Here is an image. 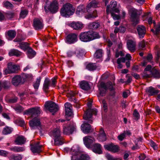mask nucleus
I'll use <instances>...</instances> for the list:
<instances>
[{
    "instance_id": "obj_15",
    "label": "nucleus",
    "mask_w": 160,
    "mask_h": 160,
    "mask_svg": "<svg viewBox=\"0 0 160 160\" xmlns=\"http://www.w3.org/2000/svg\"><path fill=\"white\" fill-rule=\"evenodd\" d=\"M39 142L34 144H30L31 150L33 153H39L42 151L43 146L39 145Z\"/></svg>"
},
{
    "instance_id": "obj_60",
    "label": "nucleus",
    "mask_w": 160,
    "mask_h": 160,
    "mask_svg": "<svg viewBox=\"0 0 160 160\" xmlns=\"http://www.w3.org/2000/svg\"><path fill=\"white\" fill-rule=\"evenodd\" d=\"M76 94V92H74L72 91H70L68 93L67 96L68 97H74Z\"/></svg>"
},
{
    "instance_id": "obj_30",
    "label": "nucleus",
    "mask_w": 160,
    "mask_h": 160,
    "mask_svg": "<svg viewBox=\"0 0 160 160\" xmlns=\"http://www.w3.org/2000/svg\"><path fill=\"white\" fill-rule=\"evenodd\" d=\"M79 147L77 145L73 146L71 149V153L72 155H79L80 154Z\"/></svg>"
},
{
    "instance_id": "obj_11",
    "label": "nucleus",
    "mask_w": 160,
    "mask_h": 160,
    "mask_svg": "<svg viewBox=\"0 0 160 160\" xmlns=\"http://www.w3.org/2000/svg\"><path fill=\"white\" fill-rule=\"evenodd\" d=\"M117 6V2L115 1H112L110 2V5H108L107 7V13L108 14L109 12H114L117 13H119V10L116 8Z\"/></svg>"
},
{
    "instance_id": "obj_56",
    "label": "nucleus",
    "mask_w": 160,
    "mask_h": 160,
    "mask_svg": "<svg viewBox=\"0 0 160 160\" xmlns=\"http://www.w3.org/2000/svg\"><path fill=\"white\" fill-rule=\"evenodd\" d=\"M133 115L137 119H138L140 118L139 114L136 109L134 110Z\"/></svg>"
},
{
    "instance_id": "obj_55",
    "label": "nucleus",
    "mask_w": 160,
    "mask_h": 160,
    "mask_svg": "<svg viewBox=\"0 0 160 160\" xmlns=\"http://www.w3.org/2000/svg\"><path fill=\"white\" fill-rule=\"evenodd\" d=\"M10 132V129L9 127H6L2 131V133L4 134H8Z\"/></svg>"
},
{
    "instance_id": "obj_22",
    "label": "nucleus",
    "mask_w": 160,
    "mask_h": 160,
    "mask_svg": "<svg viewBox=\"0 0 160 160\" xmlns=\"http://www.w3.org/2000/svg\"><path fill=\"white\" fill-rule=\"evenodd\" d=\"M26 138L23 136H19L16 138L14 142L17 145H22L25 143Z\"/></svg>"
},
{
    "instance_id": "obj_62",
    "label": "nucleus",
    "mask_w": 160,
    "mask_h": 160,
    "mask_svg": "<svg viewBox=\"0 0 160 160\" xmlns=\"http://www.w3.org/2000/svg\"><path fill=\"white\" fill-rule=\"evenodd\" d=\"M8 152L4 150H0V156L6 157L8 154Z\"/></svg>"
},
{
    "instance_id": "obj_16",
    "label": "nucleus",
    "mask_w": 160,
    "mask_h": 160,
    "mask_svg": "<svg viewBox=\"0 0 160 160\" xmlns=\"http://www.w3.org/2000/svg\"><path fill=\"white\" fill-rule=\"evenodd\" d=\"M78 40L77 35L73 33L69 34L67 37L66 42L69 44L73 43Z\"/></svg>"
},
{
    "instance_id": "obj_7",
    "label": "nucleus",
    "mask_w": 160,
    "mask_h": 160,
    "mask_svg": "<svg viewBox=\"0 0 160 160\" xmlns=\"http://www.w3.org/2000/svg\"><path fill=\"white\" fill-rule=\"evenodd\" d=\"M75 12V9L72 5L67 3L63 5L61 9V15L65 17H68L72 15Z\"/></svg>"
},
{
    "instance_id": "obj_49",
    "label": "nucleus",
    "mask_w": 160,
    "mask_h": 160,
    "mask_svg": "<svg viewBox=\"0 0 160 160\" xmlns=\"http://www.w3.org/2000/svg\"><path fill=\"white\" fill-rule=\"evenodd\" d=\"M2 83V87H3L4 89H7L9 88L10 85V82L8 81H4Z\"/></svg>"
},
{
    "instance_id": "obj_26",
    "label": "nucleus",
    "mask_w": 160,
    "mask_h": 160,
    "mask_svg": "<svg viewBox=\"0 0 160 160\" xmlns=\"http://www.w3.org/2000/svg\"><path fill=\"white\" fill-rule=\"evenodd\" d=\"M83 141L86 146L88 147H90L91 144L95 141L94 139L89 136L85 137L83 138Z\"/></svg>"
},
{
    "instance_id": "obj_21",
    "label": "nucleus",
    "mask_w": 160,
    "mask_h": 160,
    "mask_svg": "<svg viewBox=\"0 0 160 160\" xmlns=\"http://www.w3.org/2000/svg\"><path fill=\"white\" fill-rule=\"evenodd\" d=\"M137 30L139 38H143L146 33L145 28L143 26L139 25L137 27Z\"/></svg>"
},
{
    "instance_id": "obj_47",
    "label": "nucleus",
    "mask_w": 160,
    "mask_h": 160,
    "mask_svg": "<svg viewBox=\"0 0 160 160\" xmlns=\"http://www.w3.org/2000/svg\"><path fill=\"white\" fill-rule=\"evenodd\" d=\"M106 157L108 160H122V159L120 158H114L109 154L106 155Z\"/></svg>"
},
{
    "instance_id": "obj_41",
    "label": "nucleus",
    "mask_w": 160,
    "mask_h": 160,
    "mask_svg": "<svg viewBox=\"0 0 160 160\" xmlns=\"http://www.w3.org/2000/svg\"><path fill=\"white\" fill-rule=\"evenodd\" d=\"M125 61V59L124 58H118L117 60V63L118 64L117 68L119 69L122 68V66L121 64V62H124Z\"/></svg>"
},
{
    "instance_id": "obj_5",
    "label": "nucleus",
    "mask_w": 160,
    "mask_h": 160,
    "mask_svg": "<svg viewBox=\"0 0 160 160\" xmlns=\"http://www.w3.org/2000/svg\"><path fill=\"white\" fill-rule=\"evenodd\" d=\"M92 103V99H89L88 100L87 105L89 109H88L85 112L83 116V118L84 119L88 121V122L92 123V115L93 114H96V111L95 109H91V108Z\"/></svg>"
},
{
    "instance_id": "obj_54",
    "label": "nucleus",
    "mask_w": 160,
    "mask_h": 160,
    "mask_svg": "<svg viewBox=\"0 0 160 160\" xmlns=\"http://www.w3.org/2000/svg\"><path fill=\"white\" fill-rule=\"evenodd\" d=\"M11 158L14 160H21L22 159L21 156L20 155H12Z\"/></svg>"
},
{
    "instance_id": "obj_46",
    "label": "nucleus",
    "mask_w": 160,
    "mask_h": 160,
    "mask_svg": "<svg viewBox=\"0 0 160 160\" xmlns=\"http://www.w3.org/2000/svg\"><path fill=\"white\" fill-rule=\"evenodd\" d=\"M99 90H102V89H104V91L107 90L108 89V87L107 84H106L105 83L103 82H101L100 83L99 86L98 87Z\"/></svg>"
},
{
    "instance_id": "obj_50",
    "label": "nucleus",
    "mask_w": 160,
    "mask_h": 160,
    "mask_svg": "<svg viewBox=\"0 0 160 160\" xmlns=\"http://www.w3.org/2000/svg\"><path fill=\"white\" fill-rule=\"evenodd\" d=\"M155 29V31L153 29H151V31L153 32L155 34L157 35L160 32V24H158Z\"/></svg>"
},
{
    "instance_id": "obj_42",
    "label": "nucleus",
    "mask_w": 160,
    "mask_h": 160,
    "mask_svg": "<svg viewBox=\"0 0 160 160\" xmlns=\"http://www.w3.org/2000/svg\"><path fill=\"white\" fill-rule=\"evenodd\" d=\"M98 16V14L96 10H94L92 13L86 16L85 17L87 19H90L91 18H94Z\"/></svg>"
},
{
    "instance_id": "obj_32",
    "label": "nucleus",
    "mask_w": 160,
    "mask_h": 160,
    "mask_svg": "<svg viewBox=\"0 0 160 160\" xmlns=\"http://www.w3.org/2000/svg\"><path fill=\"white\" fill-rule=\"evenodd\" d=\"M151 73L154 78H160V70L153 68L151 71Z\"/></svg>"
},
{
    "instance_id": "obj_19",
    "label": "nucleus",
    "mask_w": 160,
    "mask_h": 160,
    "mask_svg": "<svg viewBox=\"0 0 160 160\" xmlns=\"http://www.w3.org/2000/svg\"><path fill=\"white\" fill-rule=\"evenodd\" d=\"M65 115L68 116H71L72 114V107L71 104L69 102H67L65 105Z\"/></svg>"
},
{
    "instance_id": "obj_58",
    "label": "nucleus",
    "mask_w": 160,
    "mask_h": 160,
    "mask_svg": "<svg viewBox=\"0 0 160 160\" xmlns=\"http://www.w3.org/2000/svg\"><path fill=\"white\" fill-rule=\"evenodd\" d=\"M126 136L124 134V133L123 132V133L120 134L119 135L118 137V139L120 141H122L125 138Z\"/></svg>"
},
{
    "instance_id": "obj_33",
    "label": "nucleus",
    "mask_w": 160,
    "mask_h": 160,
    "mask_svg": "<svg viewBox=\"0 0 160 160\" xmlns=\"http://www.w3.org/2000/svg\"><path fill=\"white\" fill-rule=\"evenodd\" d=\"M25 150L24 147L14 146L11 148V150L15 152H20L24 151Z\"/></svg>"
},
{
    "instance_id": "obj_36",
    "label": "nucleus",
    "mask_w": 160,
    "mask_h": 160,
    "mask_svg": "<svg viewBox=\"0 0 160 160\" xmlns=\"http://www.w3.org/2000/svg\"><path fill=\"white\" fill-rule=\"evenodd\" d=\"M14 122L21 127L23 126L25 124V122L23 120L19 117L16 120L14 121Z\"/></svg>"
},
{
    "instance_id": "obj_59",
    "label": "nucleus",
    "mask_w": 160,
    "mask_h": 160,
    "mask_svg": "<svg viewBox=\"0 0 160 160\" xmlns=\"http://www.w3.org/2000/svg\"><path fill=\"white\" fill-rule=\"evenodd\" d=\"M145 42L144 41H141L139 44V46L140 49H142L145 47Z\"/></svg>"
},
{
    "instance_id": "obj_18",
    "label": "nucleus",
    "mask_w": 160,
    "mask_h": 160,
    "mask_svg": "<svg viewBox=\"0 0 160 160\" xmlns=\"http://www.w3.org/2000/svg\"><path fill=\"white\" fill-rule=\"evenodd\" d=\"M81 128L83 132L84 133H88L92 131L91 125L86 122H84L82 124Z\"/></svg>"
},
{
    "instance_id": "obj_51",
    "label": "nucleus",
    "mask_w": 160,
    "mask_h": 160,
    "mask_svg": "<svg viewBox=\"0 0 160 160\" xmlns=\"http://www.w3.org/2000/svg\"><path fill=\"white\" fill-rule=\"evenodd\" d=\"M125 32V28L123 27H119V28H115L114 30V32L115 33H117L118 32Z\"/></svg>"
},
{
    "instance_id": "obj_10",
    "label": "nucleus",
    "mask_w": 160,
    "mask_h": 160,
    "mask_svg": "<svg viewBox=\"0 0 160 160\" xmlns=\"http://www.w3.org/2000/svg\"><path fill=\"white\" fill-rule=\"evenodd\" d=\"M140 12L136 9H132L131 13V19L133 25H136L139 22Z\"/></svg>"
},
{
    "instance_id": "obj_6",
    "label": "nucleus",
    "mask_w": 160,
    "mask_h": 160,
    "mask_svg": "<svg viewBox=\"0 0 160 160\" xmlns=\"http://www.w3.org/2000/svg\"><path fill=\"white\" fill-rule=\"evenodd\" d=\"M51 136L53 137L54 144L56 145H61L63 143V138L61 136L60 129L59 128H55L50 132Z\"/></svg>"
},
{
    "instance_id": "obj_61",
    "label": "nucleus",
    "mask_w": 160,
    "mask_h": 160,
    "mask_svg": "<svg viewBox=\"0 0 160 160\" xmlns=\"http://www.w3.org/2000/svg\"><path fill=\"white\" fill-rule=\"evenodd\" d=\"M16 32L14 30H11V39L13 38L16 36Z\"/></svg>"
},
{
    "instance_id": "obj_17",
    "label": "nucleus",
    "mask_w": 160,
    "mask_h": 160,
    "mask_svg": "<svg viewBox=\"0 0 160 160\" xmlns=\"http://www.w3.org/2000/svg\"><path fill=\"white\" fill-rule=\"evenodd\" d=\"M146 91L149 96H155L159 92V90L156 89L152 87L147 88Z\"/></svg>"
},
{
    "instance_id": "obj_2",
    "label": "nucleus",
    "mask_w": 160,
    "mask_h": 160,
    "mask_svg": "<svg viewBox=\"0 0 160 160\" xmlns=\"http://www.w3.org/2000/svg\"><path fill=\"white\" fill-rule=\"evenodd\" d=\"M33 76L31 74L22 73L20 75L14 76L12 79V84L15 86L23 84L26 82L32 79Z\"/></svg>"
},
{
    "instance_id": "obj_37",
    "label": "nucleus",
    "mask_w": 160,
    "mask_h": 160,
    "mask_svg": "<svg viewBox=\"0 0 160 160\" xmlns=\"http://www.w3.org/2000/svg\"><path fill=\"white\" fill-rule=\"evenodd\" d=\"M97 68L96 65L94 63H89L86 66V68L89 71H93Z\"/></svg>"
},
{
    "instance_id": "obj_45",
    "label": "nucleus",
    "mask_w": 160,
    "mask_h": 160,
    "mask_svg": "<svg viewBox=\"0 0 160 160\" xmlns=\"http://www.w3.org/2000/svg\"><path fill=\"white\" fill-rule=\"evenodd\" d=\"M79 156L80 160H88L90 159L89 156L86 154H82L80 155V154Z\"/></svg>"
},
{
    "instance_id": "obj_20",
    "label": "nucleus",
    "mask_w": 160,
    "mask_h": 160,
    "mask_svg": "<svg viewBox=\"0 0 160 160\" xmlns=\"http://www.w3.org/2000/svg\"><path fill=\"white\" fill-rule=\"evenodd\" d=\"M71 27L75 30L81 29L83 27V24L81 22H73L70 24Z\"/></svg>"
},
{
    "instance_id": "obj_9",
    "label": "nucleus",
    "mask_w": 160,
    "mask_h": 160,
    "mask_svg": "<svg viewBox=\"0 0 160 160\" xmlns=\"http://www.w3.org/2000/svg\"><path fill=\"white\" fill-rule=\"evenodd\" d=\"M58 9L59 3L58 0H53L48 7L46 5L44 7V9L46 13L49 11L52 13H55L58 11Z\"/></svg>"
},
{
    "instance_id": "obj_53",
    "label": "nucleus",
    "mask_w": 160,
    "mask_h": 160,
    "mask_svg": "<svg viewBox=\"0 0 160 160\" xmlns=\"http://www.w3.org/2000/svg\"><path fill=\"white\" fill-rule=\"evenodd\" d=\"M114 12H109V13H111V14L112 16V17L113 19L114 20H118L120 18V16L119 15H117L113 13Z\"/></svg>"
},
{
    "instance_id": "obj_38",
    "label": "nucleus",
    "mask_w": 160,
    "mask_h": 160,
    "mask_svg": "<svg viewBox=\"0 0 160 160\" xmlns=\"http://www.w3.org/2000/svg\"><path fill=\"white\" fill-rule=\"evenodd\" d=\"M22 54V52L18 50L12 49L11 50V56H15L19 57Z\"/></svg>"
},
{
    "instance_id": "obj_23",
    "label": "nucleus",
    "mask_w": 160,
    "mask_h": 160,
    "mask_svg": "<svg viewBox=\"0 0 160 160\" xmlns=\"http://www.w3.org/2000/svg\"><path fill=\"white\" fill-rule=\"evenodd\" d=\"M80 88L84 90H88L90 88L88 82L86 81H82L79 83Z\"/></svg>"
},
{
    "instance_id": "obj_57",
    "label": "nucleus",
    "mask_w": 160,
    "mask_h": 160,
    "mask_svg": "<svg viewBox=\"0 0 160 160\" xmlns=\"http://www.w3.org/2000/svg\"><path fill=\"white\" fill-rule=\"evenodd\" d=\"M124 56V53L122 51L120 52L117 51L115 53V57L116 58H118L119 56Z\"/></svg>"
},
{
    "instance_id": "obj_12",
    "label": "nucleus",
    "mask_w": 160,
    "mask_h": 160,
    "mask_svg": "<svg viewBox=\"0 0 160 160\" xmlns=\"http://www.w3.org/2000/svg\"><path fill=\"white\" fill-rule=\"evenodd\" d=\"M45 107L46 109L52 113L57 112L58 110L57 105L52 101L46 102L45 103Z\"/></svg>"
},
{
    "instance_id": "obj_29",
    "label": "nucleus",
    "mask_w": 160,
    "mask_h": 160,
    "mask_svg": "<svg viewBox=\"0 0 160 160\" xmlns=\"http://www.w3.org/2000/svg\"><path fill=\"white\" fill-rule=\"evenodd\" d=\"M100 23L98 21L90 23L88 25V28L91 29L96 30L100 27Z\"/></svg>"
},
{
    "instance_id": "obj_52",
    "label": "nucleus",
    "mask_w": 160,
    "mask_h": 160,
    "mask_svg": "<svg viewBox=\"0 0 160 160\" xmlns=\"http://www.w3.org/2000/svg\"><path fill=\"white\" fill-rule=\"evenodd\" d=\"M3 6L7 9L10 8V2L8 1H5L3 2Z\"/></svg>"
},
{
    "instance_id": "obj_63",
    "label": "nucleus",
    "mask_w": 160,
    "mask_h": 160,
    "mask_svg": "<svg viewBox=\"0 0 160 160\" xmlns=\"http://www.w3.org/2000/svg\"><path fill=\"white\" fill-rule=\"evenodd\" d=\"M71 160H80L79 155H72Z\"/></svg>"
},
{
    "instance_id": "obj_4",
    "label": "nucleus",
    "mask_w": 160,
    "mask_h": 160,
    "mask_svg": "<svg viewBox=\"0 0 160 160\" xmlns=\"http://www.w3.org/2000/svg\"><path fill=\"white\" fill-rule=\"evenodd\" d=\"M99 4L96 1L92 0L87 6L86 9L85 7L83 5H80L78 7L76 11V13L78 15H82L83 13L88 12L90 11L92 8H96L98 7Z\"/></svg>"
},
{
    "instance_id": "obj_13",
    "label": "nucleus",
    "mask_w": 160,
    "mask_h": 160,
    "mask_svg": "<svg viewBox=\"0 0 160 160\" xmlns=\"http://www.w3.org/2000/svg\"><path fill=\"white\" fill-rule=\"evenodd\" d=\"M33 26L36 30L42 29L44 27L43 20L41 18H34L33 20Z\"/></svg>"
},
{
    "instance_id": "obj_64",
    "label": "nucleus",
    "mask_w": 160,
    "mask_h": 160,
    "mask_svg": "<svg viewBox=\"0 0 160 160\" xmlns=\"http://www.w3.org/2000/svg\"><path fill=\"white\" fill-rule=\"evenodd\" d=\"M129 91L128 90L123 92L122 93L123 97L124 98H127L129 95Z\"/></svg>"
},
{
    "instance_id": "obj_27",
    "label": "nucleus",
    "mask_w": 160,
    "mask_h": 160,
    "mask_svg": "<svg viewBox=\"0 0 160 160\" xmlns=\"http://www.w3.org/2000/svg\"><path fill=\"white\" fill-rule=\"evenodd\" d=\"M75 130V128L73 127L68 126L67 127L63 126V133L64 134L69 135L72 134Z\"/></svg>"
},
{
    "instance_id": "obj_44",
    "label": "nucleus",
    "mask_w": 160,
    "mask_h": 160,
    "mask_svg": "<svg viewBox=\"0 0 160 160\" xmlns=\"http://www.w3.org/2000/svg\"><path fill=\"white\" fill-rule=\"evenodd\" d=\"M108 88L110 89L111 91L114 90L113 86L115 85V83L114 81H108L107 83Z\"/></svg>"
},
{
    "instance_id": "obj_25",
    "label": "nucleus",
    "mask_w": 160,
    "mask_h": 160,
    "mask_svg": "<svg viewBox=\"0 0 160 160\" xmlns=\"http://www.w3.org/2000/svg\"><path fill=\"white\" fill-rule=\"evenodd\" d=\"M101 145L99 143H96L93 145V151L95 153L100 154L102 153Z\"/></svg>"
},
{
    "instance_id": "obj_31",
    "label": "nucleus",
    "mask_w": 160,
    "mask_h": 160,
    "mask_svg": "<svg viewBox=\"0 0 160 160\" xmlns=\"http://www.w3.org/2000/svg\"><path fill=\"white\" fill-rule=\"evenodd\" d=\"M20 69L19 66L15 64H12L11 63V73H18Z\"/></svg>"
},
{
    "instance_id": "obj_34",
    "label": "nucleus",
    "mask_w": 160,
    "mask_h": 160,
    "mask_svg": "<svg viewBox=\"0 0 160 160\" xmlns=\"http://www.w3.org/2000/svg\"><path fill=\"white\" fill-rule=\"evenodd\" d=\"M36 54V53L35 51L31 48H29L28 50L27 55L29 58L31 59L33 58Z\"/></svg>"
},
{
    "instance_id": "obj_28",
    "label": "nucleus",
    "mask_w": 160,
    "mask_h": 160,
    "mask_svg": "<svg viewBox=\"0 0 160 160\" xmlns=\"http://www.w3.org/2000/svg\"><path fill=\"white\" fill-rule=\"evenodd\" d=\"M127 45L128 49L131 52H133L135 50L136 43L131 40H128L127 42Z\"/></svg>"
},
{
    "instance_id": "obj_35",
    "label": "nucleus",
    "mask_w": 160,
    "mask_h": 160,
    "mask_svg": "<svg viewBox=\"0 0 160 160\" xmlns=\"http://www.w3.org/2000/svg\"><path fill=\"white\" fill-rule=\"evenodd\" d=\"M18 47L22 50L25 51L30 48L27 42H22L19 43Z\"/></svg>"
},
{
    "instance_id": "obj_43",
    "label": "nucleus",
    "mask_w": 160,
    "mask_h": 160,
    "mask_svg": "<svg viewBox=\"0 0 160 160\" xmlns=\"http://www.w3.org/2000/svg\"><path fill=\"white\" fill-rule=\"evenodd\" d=\"M18 112H22L24 109L23 108L19 105L12 107Z\"/></svg>"
},
{
    "instance_id": "obj_48",
    "label": "nucleus",
    "mask_w": 160,
    "mask_h": 160,
    "mask_svg": "<svg viewBox=\"0 0 160 160\" xmlns=\"http://www.w3.org/2000/svg\"><path fill=\"white\" fill-rule=\"evenodd\" d=\"M28 13V12L27 10H22L21 12L20 17L22 18H24L27 15Z\"/></svg>"
},
{
    "instance_id": "obj_40",
    "label": "nucleus",
    "mask_w": 160,
    "mask_h": 160,
    "mask_svg": "<svg viewBox=\"0 0 160 160\" xmlns=\"http://www.w3.org/2000/svg\"><path fill=\"white\" fill-rule=\"evenodd\" d=\"M41 77H39L37 78L36 81L35 82H34L33 86L34 88L36 90H37L39 86L40 85L41 80Z\"/></svg>"
},
{
    "instance_id": "obj_8",
    "label": "nucleus",
    "mask_w": 160,
    "mask_h": 160,
    "mask_svg": "<svg viewBox=\"0 0 160 160\" xmlns=\"http://www.w3.org/2000/svg\"><path fill=\"white\" fill-rule=\"evenodd\" d=\"M57 77L56 76L52 78L51 80L48 78H45L43 83V89L46 92H48L49 89V87H55L57 84Z\"/></svg>"
},
{
    "instance_id": "obj_24",
    "label": "nucleus",
    "mask_w": 160,
    "mask_h": 160,
    "mask_svg": "<svg viewBox=\"0 0 160 160\" xmlns=\"http://www.w3.org/2000/svg\"><path fill=\"white\" fill-rule=\"evenodd\" d=\"M97 139L100 142H103L106 140V134L103 129L101 128L100 129L99 134L97 137Z\"/></svg>"
},
{
    "instance_id": "obj_14",
    "label": "nucleus",
    "mask_w": 160,
    "mask_h": 160,
    "mask_svg": "<svg viewBox=\"0 0 160 160\" xmlns=\"http://www.w3.org/2000/svg\"><path fill=\"white\" fill-rule=\"evenodd\" d=\"M104 147L106 149L113 153H117L120 151V148L119 146L112 143L105 145Z\"/></svg>"
},
{
    "instance_id": "obj_1",
    "label": "nucleus",
    "mask_w": 160,
    "mask_h": 160,
    "mask_svg": "<svg viewBox=\"0 0 160 160\" xmlns=\"http://www.w3.org/2000/svg\"><path fill=\"white\" fill-rule=\"evenodd\" d=\"M41 110L39 107L31 108L26 110L24 113V114H27L31 118H33L29 122L30 127L32 129L41 128V123L40 119L38 117L41 113Z\"/></svg>"
},
{
    "instance_id": "obj_3",
    "label": "nucleus",
    "mask_w": 160,
    "mask_h": 160,
    "mask_svg": "<svg viewBox=\"0 0 160 160\" xmlns=\"http://www.w3.org/2000/svg\"><path fill=\"white\" fill-rule=\"evenodd\" d=\"M99 33L96 32L88 31L81 33L79 35L80 40L83 42H88L100 38Z\"/></svg>"
},
{
    "instance_id": "obj_39",
    "label": "nucleus",
    "mask_w": 160,
    "mask_h": 160,
    "mask_svg": "<svg viewBox=\"0 0 160 160\" xmlns=\"http://www.w3.org/2000/svg\"><path fill=\"white\" fill-rule=\"evenodd\" d=\"M103 53L102 49H98L96 51L94 54V57L96 58L100 59L102 56Z\"/></svg>"
}]
</instances>
